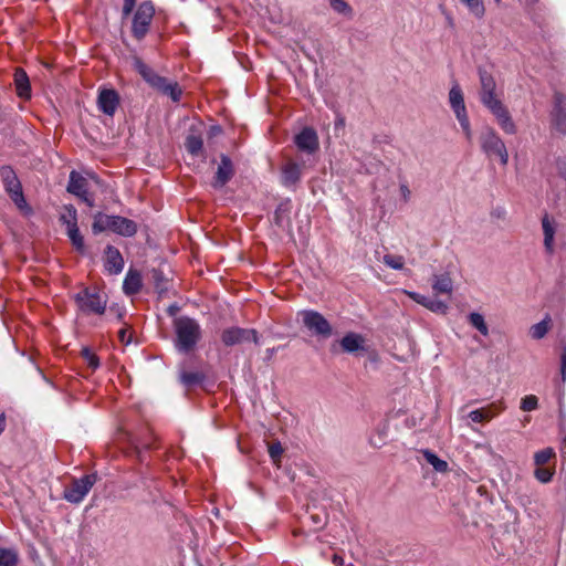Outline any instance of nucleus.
<instances>
[{
    "instance_id": "obj_1",
    "label": "nucleus",
    "mask_w": 566,
    "mask_h": 566,
    "mask_svg": "<svg viewBox=\"0 0 566 566\" xmlns=\"http://www.w3.org/2000/svg\"><path fill=\"white\" fill-rule=\"evenodd\" d=\"M134 65L149 86L161 94L169 96L174 103H178L180 101L182 88L177 82L169 81L168 78L160 76L138 57L135 59Z\"/></svg>"
},
{
    "instance_id": "obj_2",
    "label": "nucleus",
    "mask_w": 566,
    "mask_h": 566,
    "mask_svg": "<svg viewBox=\"0 0 566 566\" xmlns=\"http://www.w3.org/2000/svg\"><path fill=\"white\" fill-rule=\"evenodd\" d=\"M176 333L175 345L179 352L189 353L195 349L201 339V328L198 322L188 316H180L174 321Z\"/></svg>"
},
{
    "instance_id": "obj_3",
    "label": "nucleus",
    "mask_w": 566,
    "mask_h": 566,
    "mask_svg": "<svg viewBox=\"0 0 566 566\" xmlns=\"http://www.w3.org/2000/svg\"><path fill=\"white\" fill-rule=\"evenodd\" d=\"M480 145L483 153L490 159L497 158L501 165L505 166L509 161V153L504 142L497 135V133L486 127L480 135Z\"/></svg>"
},
{
    "instance_id": "obj_4",
    "label": "nucleus",
    "mask_w": 566,
    "mask_h": 566,
    "mask_svg": "<svg viewBox=\"0 0 566 566\" xmlns=\"http://www.w3.org/2000/svg\"><path fill=\"white\" fill-rule=\"evenodd\" d=\"M0 177L6 192L9 195L17 208L21 211L30 210L22 191V185L13 168L11 166L0 167Z\"/></svg>"
},
{
    "instance_id": "obj_5",
    "label": "nucleus",
    "mask_w": 566,
    "mask_h": 566,
    "mask_svg": "<svg viewBox=\"0 0 566 566\" xmlns=\"http://www.w3.org/2000/svg\"><path fill=\"white\" fill-rule=\"evenodd\" d=\"M155 15V7L151 1H144L134 13L132 21V35L142 41L149 32Z\"/></svg>"
},
{
    "instance_id": "obj_6",
    "label": "nucleus",
    "mask_w": 566,
    "mask_h": 566,
    "mask_svg": "<svg viewBox=\"0 0 566 566\" xmlns=\"http://www.w3.org/2000/svg\"><path fill=\"white\" fill-rule=\"evenodd\" d=\"M74 301L81 312L86 315H102L106 310V298L98 292L90 287H85L75 294Z\"/></svg>"
},
{
    "instance_id": "obj_7",
    "label": "nucleus",
    "mask_w": 566,
    "mask_h": 566,
    "mask_svg": "<svg viewBox=\"0 0 566 566\" xmlns=\"http://www.w3.org/2000/svg\"><path fill=\"white\" fill-rule=\"evenodd\" d=\"M96 474H86L80 479H73L64 489L63 499L72 504L81 503L96 483Z\"/></svg>"
},
{
    "instance_id": "obj_8",
    "label": "nucleus",
    "mask_w": 566,
    "mask_h": 566,
    "mask_svg": "<svg viewBox=\"0 0 566 566\" xmlns=\"http://www.w3.org/2000/svg\"><path fill=\"white\" fill-rule=\"evenodd\" d=\"M303 325L315 336L321 338H328L333 334V328L329 322L319 313L313 310L302 311L301 313Z\"/></svg>"
},
{
    "instance_id": "obj_9",
    "label": "nucleus",
    "mask_w": 566,
    "mask_h": 566,
    "mask_svg": "<svg viewBox=\"0 0 566 566\" xmlns=\"http://www.w3.org/2000/svg\"><path fill=\"white\" fill-rule=\"evenodd\" d=\"M449 102L460 123V126L462 127V130L465 134L467 139L471 140L472 132L470 127L469 117L467 114L463 93L459 85H454L451 87L449 92Z\"/></svg>"
},
{
    "instance_id": "obj_10",
    "label": "nucleus",
    "mask_w": 566,
    "mask_h": 566,
    "mask_svg": "<svg viewBox=\"0 0 566 566\" xmlns=\"http://www.w3.org/2000/svg\"><path fill=\"white\" fill-rule=\"evenodd\" d=\"M551 125L559 134L566 135V95L558 91L553 95Z\"/></svg>"
},
{
    "instance_id": "obj_11",
    "label": "nucleus",
    "mask_w": 566,
    "mask_h": 566,
    "mask_svg": "<svg viewBox=\"0 0 566 566\" xmlns=\"http://www.w3.org/2000/svg\"><path fill=\"white\" fill-rule=\"evenodd\" d=\"M480 78V99L481 103L489 108V105H494L501 102L495 95L496 82L494 76L484 69H479Z\"/></svg>"
},
{
    "instance_id": "obj_12",
    "label": "nucleus",
    "mask_w": 566,
    "mask_h": 566,
    "mask_svg": "<svg viewBox=\"0 0 566 566\" xmlns=\"http://www.w3.org/2000/svg\"><path fill=\"white\" fill-rule=\"evenodd\" d=\"M221 340L226 346H233L243 342L258 343V332L250 328L230 327L221 334Z\"/></svg>"
},
{
    "instance_id": "obj_13",
    "label": "nucleus",
    "mask_w": 566,
    "mask_h": 566,
    "mask_svg": "<svg viewBox=\"0 0 566 566\" xmlns=\"http://www.w3.org/2000/svg\"><path fill=\"white\" fill-rule=\"evenodd\" d=\"M496 118V122L501 129L509 135H514L517 132L516 125L507 109V107L499 102L494 105H489L488 108Z\"/></svg>"
},
{
    "instance_id": "obj_14",
    "label": "nucleus",
    "mask_w": 566,
    "mask_h": 566,
    "mask_svg": "<svg viewBox=\"0 0 566 566\" xmlns=\"http://www.w3.org/2000/svg\"><path fill=\"white\" fill-rule=\"evenodd\" d=\"M302 177V166L287 160L281 168V182L284 187L295 189Z\"/></svg>"
},
{
    "instance_id": "obj_15",
    "label": "nucleus",
    "mask_w": 566,
    "mask_h": 566,
    "mask_svg": "<svg viewBox=\"0 0 566 566\" xmlns=\"http://www.w3.org/2000/svg\"><path fill=\"white\" fill-rule=\"evenodd\" d=\"M98 108L108 116H114L118 105L119 95L113 88H104L99 92L97 97Z\"/></svg>"
},
{
    "instance_id": "obj_16",
    "label": "nucleus",
    "mask_w": 566,
    "mask_h": 566,
    "mask_svg": "<svg viewBox=\"0 0 566 566\" xmlns=\"http://www.w3.org/2000/svg\"><path fill=\"white\" fill-rule=\"evenodd\" d=\"M295 145L300 150L314 153L318 148V137L316 132L311 127H305L295 136Z\"/></svg>"
},
{
    "instance_id": "obj_17",
    "label": "nucleus",
    "mask_w": 566,
    "mask_h": 566,
    "mask_svg": "<svg viewBox=\"0 0 566 566\" xmlns=\"http://www.w3.org/2000/svg\"><path fill=\"white\" fill-rule=\"evenodd\" d=\"M104 266L105 270L112 275L119 274L124 269V259L122 253L114 245L108 244L105 248Z\"/></svg>"
},
{
    "instance_id": "obj_18",
    "label": "nucleus",
    "mask_w": 566,
    "mask_h": 566,
    "mask_svg": "<svg viewBox=\"0 0 566 566\" xmlns=\"http://www.w3.org/2000/svg\"><path fill=\"white\" fill-rule=\"evenodd\" d=\"M233 175L234 169L231 159L227 155H221L212 186L214 188H222L228 181H230Z\"/></svg>"
},
{
    "instance_id": "obj_19",
    "label": "nucleus",
    "mask_w": 566,
    "mask_h": 566,
    "mask_svg": "<svg viewBox=\"0 0 566 566\" xmlns=\"http://www.w3.org/2000/svg\"><path fill=\"white\" fill-rule=\"evenodd\" d=\"M108 228L111 231L123 237H133L137 232L136 222L120 216H112Z\"/></svg>"
},
{
    "instance_id": "obj_20",
    "label": "nucleus",
    "mask_w": 566,
    "mask_h": 566,
    "mask_svg": "<svg viewBox=\"0 0 566 566\" xmlns=\"http://www.w3.org/2000/svg\"><path fill=\"white\" fill-rule=\"evenodd\" d=\"M542 228L544 233V248L547 254L552 255L554 249V237L556 233V222L547 213L542 218Z\"/></svg>"
},
{
    "instance_id": "obj_21",
    "label": "nucleus",
    "mask_w": 566,
    "mask_h": 566,
    "mask_svg": "<svg viewBox=\"0 0 566 566\" xmlns=\"http://www.w3.org/2000/svg\"><path fill=\"white\" fill-rule=\"evenodd\" d=\"M143 287V279L139 271L129 269L123 282V291L126 295L132 296L140 292Z\"/></svg>"
},
{
    "instance_id": "obj_22",
    "label": "nucleus",
    "mask_w": 566,
    "mask_h": 566,
    "mask_svg": "<svg viewBox=\"0 0 566 566\" xmlns=\"http://www.w3.org/2000/svg\"><path fill=\"white\" fill-rule=\"evenodd\" d=\"M14 86L17 95L23 99L31 98V85L29 76L23 69H15L14 71Z\"/></svg>"
},
{
    "instance_id": "obj_23",
    "label": "nucleus",
    "mask_w": 566,
    "mask_h": 566,
    "mask_svg": "<svg viewBox=\"0 0 566 566\" xmlns=\"http://www.w3.org/2000/svg\"><path fill=\"white\" fill-rule=\"evenodd\" d=\"M431 286L436 295H451L453 290L452 280L449 273L434 274L431 280Z\"/></svg>"
},
{
    "instance_id": "obj_24",
    "label": "nucleus",
    "mask_w": 566,
    "mask_h": 566,
    "mask_svg": "<svg viewBox=\"0 0 566 566\" xmlns=\"http://www.w3.org/2000/svg\"><path fill=\"white\" fill-rule=\"evenodd\" d=\"M87 180L77 171L72 170L67 185V191L76 197L84 196L87 192Z\"/></svg>"
},
{
    "instance_id": "obj_25",
    "label": "nucleus",
    "mask_w": 566,
    "mask_h": 566,
    "mask_svg": "<svg viewBox=\"0 0 566 566\" xmlns=\"http://www.w3.org/2000/svg\"><path fill=\"white\" fill-rule=\"evenodd\" d=\"M364 337L356 333H348L340 339V347L346 353L364 349Z\"/></svg>"
},
{
    "instance_id": "obj_26",
    "label": "nucleus",
    "mask_w": 566,
    "mask_h": 566,
    "mask_svg": "<svg viewBox=\"0 0 566 566\" xmlns=\"http://www.w3.org/2000/svg\"><path fill=\"white\" fill-rule=\"evenodd\" d=\"M151 280L154 286L159 295L166 293L169 289V279L165 275L161 269L151 270Z\"/></svg>"
},
{
    "instance_id": "obj_27",
    "label": "nucleus",
    "mask_w": 566,
    "mask_h": 566,
    "mask_svg": "<svg viewBox=\"0 0 566 566\" xmlns=\"http://www.w3.org/2000/svg\"><path fill=\"white\" fill-rule=\"evenodd\" d=\"M426 461L433 467L437 472L444 473L448 471V462L440 459L434 452L429 449L422 450Z\"/></svg>"
},
{
    "instance_id": "obj_28",
    "label": "nucleus",
    "mask_w": 566,
    "mask_h": 566,
    "mask_svg": "<svg viewBox=\"0 0 566 566\" xmlns=\"http://www.w3.org/2000/svg\"><path fill=\"white\" fill-rule=\"evenodd\" d=\"M185 147L192 156H199L203 149V140L201 136L196 134H189L185 140Z\"/></svg>"
},
{
    "instance_id": "obj_29",
    "label": "nucleus",
    "mask_w": 566,
    "mask_h": 566,
    "mask_svg": "<svg viewBox=\"0 0 566 566\" xmlns=\"http://www.w3.org/2000/svg\"><path fill=\"white\" fill-rule=\"evenodd\" d=\"M66 234L71 240L72 245L77 252H84L85 244L84 238L80 232L77 224H71L70 228H66Z\"/></svg>"
},
{
    "instance_id": "obj_30",
    "label": "nucleus",
    "mask_w": 566,
    "mask_h": 566,
    "mask_svg": "<svg viewBox=\"0 0 566 566\" xmlns=\"http://www.w3.org/2000/svg\"><path fill=\"white\" fill-rule=\"evenodd\" d=\"M551 328V317L547 315L543 321L537 324H534L530 334L534 339H542Z\"/></svg>"
},
{
    "instance_id": "obj_31",
    "label": "nucleus",
    "mask_w": 566,
    "mask_h": 566,
    "mask_svg": "<svg viewBox=\"0 0 566 566\" xmlns=\"http://www.w3.org/2000/svg\"><path fill=\"white\" fill-rule=\"evenodd\" d=\"M63 212L60 216V221L62 224H64L66 228H70L71 224H77V210L74 206L67 205L64 206Z\"/></svg>"
},
{
    "instance_id": "obj_32",
    "label": "nucleus",
    "mask_w": 566,
    "mask_h": 566,
    "mask_svg": "<svg viewBox=\"0 0 566 566\" xmlns=\"http://www.w3.org/2000/svg\"><path fill=\"white\" fill-rule=\"evenodd\" d=\"M476 19L485 14V7L482 0H460Z\"/></svg>"
},
{
    "instance_id": "obj_33",
    "label": "nucleus",
    "mask_w": 566,
    "mask_h": 566,
    "mask_svg": "<svg viewBox=\"0 0 566 566\" xmlns=\"http://www.w3.org/2000/svg\"><path fill=\"white\" fill-rule=\"evenodd\" d=\"M81 358L83 359V363L91 369L95 370L99 366V358L98 356L91 350L88 347H83L81 350Z\"/></svg>"
},
{
    "instance_id": "obj_34",
    "label": "nucleus",
    "mask_w": 566,
    "mask_h": 566,
    "mask_svg": "<svg viewBox=\"0 0 566 566\" xmlns=\"http://www.w3.org/2000/svg\"><path fill=\"white\" fill-rule=\"evenodd\" d=\"M18 560V553L14 549L0 547V566H15Z\"/></svg>"
},
{
    "instance_id": "obj_35",
    "label": "nucleus",
    "mask_w": 566,
    "mask_h": 566,
    "mask_svg": "<svg viewBox=\"0 0 566 566\" xmlns=\"http://www.w3.org/2000/svg\"><path fill=\"white\" fill-rule=\"evenodd\" d=\"M111 217L107 214L97 213L94 217V222L92 224V230L95 234L101 233L105 230H109L108 226L111 223Z\"/></svg>"
},
{
    "instance_id": "obj_36",
    "label": "nucleus",
    "mask_w": 566,
    "mask_h": 566,
    "mask_svg": "<svg viewBox=\"0 0 566 566\" xmlns=\"http://www.w3.org/2000/svg\"><path fill=\"white\" fill-rule=\"evenodd\" d=\"M494 415L495 413L490 408H480V409L472 410L469 413V418L473 422H483V421H488V420L492 419L494 417Z\"/></svg>"
},
{
    "instance_id": "obj_37",
    "label": "nucleus",
    "mask_w": 566,
    "mask_h": 566,
    "mask_svg": "<svg viewBox=\"0 0 566 566\" xmlns=\"http://www.w3.org/2000/svg\"><path fill=\"white\" fill-rule=\"evenodd\" d=\"M470 324L475 327L482 335L486 336L489 334V327L484 321V317L479 313H471L469 315Z\"/></svg>"
},
{
    "instance_id": "obj_38",
    "label": "nucleus",
    "mask_w": 566,
    "mask_h": 566,
    "mask_svg": "<svg viewBox=\"0 0 566 566\" xmlns=\"http://www.w3.org/2000/svg\"><path fill=\"white\" fill-rule=\"evenodd\" d=\"M555 457V451L553 448L542 449L534 454V462L536 467H543L552 458Z\"/></svg>"
},
{
    "instance_id": "obj_39",
    "label": "nucleus",
    "mask_w": 566,
    "mask_h": 566,
    "mask_svg": "<svg viewBox=\"0 0 566 566\" xmlns=\"http://www.w3.org/2000/svg\"><path fill=\"white\" fill-rule=\"evenodd\" d=\"M203 379H205L203 374L197 373V371L196 373L195 371L184 373L181 375V381H182V385H185V386L201 385Z\"/></svg>"
},
{
    "instance_id": "obj_40",
    "label": "nucleus",
    "mask_w": 566,
    "mask_h": 566,
    "mask_svg": "<svg viewBox=\"0 0 566 566\" xmlns=\"http://www.w3.org/2000/svg\"><path fill=\"white\" fill-rule=\"evenodd\" d=\"M384 263L394 270H402L405 260L401 255L386 254L384 255Z\"/></svg>"
},
{
    "instance_id": "obj_41",
    "label": "nucleus",
    "mask_w": 566,
    "mask_h": 566,
    "mask_svg": "<svg viewBox=\"0 0 566 566\" xmlns=\"http://www.w3.org/2000/svg\"><path fill=\"white\" fill-rule=\"evenodd\" d=\"M554 475V470L543 467H537L534 471V476L541 483H548L551 482L552 478Z\"/></svg>"
},
{
    "instance_id": "obj_42",
    "label": "nucleus",
    "mask_w": 566,
    "mask_h": 566,
    "mask_svg": "<svg viewBox=\"0 0 566 566\" xmlns=\"http://www.w3.org/2000/svg\"><path fill=\"white\" fill-rule=\"evenodd\" d=\"M426 308L430 310L433 313L446 314L448 311V305L440 300L430 298L428 304H426Z\"/></svg>"
},
{
    "instance_id": "obj_43",
    "label": "nucleus",
    "mask_w": 566,
    "mask_h": 566,
    "mask_svg": "<svg viewBox=\"0 0 566 566\" xmlns=\"http://www.w3.org/2000/svg\"><path fill=\"white\" fill-rule=\"evenodd\" d=\"M283 451V447L280 442H273L269 446V455L274 463L280 462Z\"/></svg>"
},
{
    "instance_id": "obj_44",
    "label": "nucleus",
    "mask_w": 566,
    "mask_h": 566,
    "mask_svg": "<svg viewBox=\"0 0 566 566\" xmlns=\"http://www.w3.org/2000/svg\"><path fill=\"white\" fill-rule=\"evenodd\" d=\"M331 7L338 13H352V8L345 0H331Z\"/></svg>"
},
{
    "instance_id": "obj_45",
    "label": "nucleus",
    "mask_w": 566,
    "mask_h": 566,
    "mask_svg": "<svg viewBox=\"0 0 566 566\" xmlns=\"http://www.w3.org/2000/svg\"><path fill=\"white\" fill-rule=\"evenodd\" d=\"M537 407V397L530 395L522 399L521 409L524 411H532Z\"/></svg>"
},
{
    "instance_id": "obj_46",
    "label": "nucleus",
    "mask_w": 566,
    "mask_h": 566,
    "mask_svg": "<svg viewBox=\"0 0 566 566\" xmlns=\"http://www.w3.org/2000/svg\"><path fill=\"white\" fill-rule=\"evenodd\" d=\"M310 518H311V521L313 523V526H314L315 531L322 530L326 525V523H327L326 515L322 516L319 514H311Z\"/></svg>"
},
{
    "instance_id": "obj_47",
    "label": "nucleus",
    "mask_w": 566,
    "mask_h": 566,
    "mask_svg": "<svg viewBox=\"0 0 566 566\" xmlns=\"http://www.w3.org/2000/svg\"><path fill=\"white\" fill-rule=\"evenodd\" d=\"M405 293L412 300L415 301L416 303L422 305L426 307V304H428V302L430 301V297H427L424 295H421L419 293H416V292H409V291H405Z\"/></svg>"
},
{
    "instance_id": "obj_48",
    "label": "nucleus",
    "mask_w": 566,
    "mask_h": 566,
    "mask_svg": "<svg viewBox=\"0 0 566 566\" xmlns=\"http://www.w3.org/2000/svg\"><path fill=\"white\" fill-rule=\"evenodd\" d=\"M118 339L122 344L128 345L132 342V332L128 326H125L118 331Z\"/></svg>"
},
{
    "instance_id": "obj_49",
    "label": "nucleus",
    "mask_w": 566,
    "mask_h": 566,
    "mask_svg": "<svg viewBox=\"0 0 566 566\" xmlns=\"http://www.w3.org/2000/svg\"><path fill=\"white\" fill-rule=\"evenodd\" d=\"M135 6H136V0H124V4H123V9H122L123 18L129 17L130 13L133 12Z\"/></svg>"
},
{
    "instance_id": "obj_50",
    "label": "nucleus",
    "mask_w": 566,
    "mask_h": 566,
    "mask_svg": "<svg viewBox=\"0 0 566 566\" xmlns=\"http://www.w3.org/2000/svg\"><path fill=\"white\" fill-rule=\"evenodd\" d=\"M560 375L563 381L566 380V343L562 347V354H560Z\"/></svg>"
},
{
    "instance_id": "obj_51",
    "label": "nucleus",
    "mask_w": 566,
    "mask_h": 566,
    "mask_svg": "<svg viewBox=\"0 0 566 566\" xmlns=\"http://www.w3.org/2000/svg\"><path fill=\"white\" fill-rule=\"evenodd\" d=\"M274 221L277 226L282 224V207L281 206L274 212Z\"/></svg>"
},
{
    "instance_id": "obj_52",
    "label": "nucleus",
    "mask_w": 566,
    "mask_h": 566,
    "mask_svg": "<svg viewBox=\"0 0 566 566\" xmlns=\"http://www.w3.org/2000/svg\"><path fill=\"white\" fill-rule=\"evenodd\" d=\"M6 426H7V419H6V415L2 412L0 415V434L4 431Z\"/></svg>"
},
{
    "instance_id": "obj_53",
    "label": "nucleus",
    "mask_w": 566,
    "mask_h": 566,
    "mask_svg": "<svg viewBox=\"0 0 566 566\" xmlns=\"http://www.w3.org/2000/svg\"><path fill=\"white\" fill-rule=\"evenodd\" d=\"M78 198H81L87 206L90 207H93L94 206V202L93 200L88 197L87 192L84 195V196H78Z\"/></svg>"
},
{
    "instance_id": "obj_54",
    "label": "nucleus",
    "mask_w": 566,
    "mask_h": 566,
    "mask_svg": "<svg viewBox=\"0 0 566 566\" xmlns=\"http://www.w3.org/2000/svg\"><path fill=\"white\" fill-rule=\"evenodd\" d=\"M400 190H401V192H402V195H403L405 199H407V198H408V196L410 195V191H409L408 187H407L406 185H402V186L400 187Z\"/></svg>"
},
{
    "instance_id": "obj_55",
    "label": "nucleus",
    "mask_w": 566,
    "mask_h": 566,
    "mask_svg": "<svg viewBox=\"0 0 566 566\" xmlns=\"http://www.w3.org/2000/svg\"><path fill=\"white\" fill-rule=\"evenodd\" d=\"M345 126V118L344 117H338L336 123H335V127H344Z\"/></svg>"
},
{
    "instance_id": "obj_56",
    "label": "nucleus",
    "mask_w": 566,
    "mask_h": 566,
    "mask_svg": "<svg viewBox=\"0 0 566 566\" xmlns=\"http://www.w3.org/2000/svg\"><path fill=\"white\" fill-rule=\"evenodd\" d=\"M333 563L336 566H342L343 565V558L335 555L334 558H333Z\"/></svg>"
},
{
    "instance_id": "obj_57",
    "label": "nucleus",
    "mask_w": 566,
    "mask_h": 566,
    "mask_svg": "<svg viewBox=\"0 0 566 566\" xmlns=\"http://www.w3.org/2000/svg\"><path fill=\"white\" fill-rule=\"evenodd\" d=\"M140 447L144 449H149L151 447V443H150V441H145L140 444Z\"/></svg>"
}]
</instances>
